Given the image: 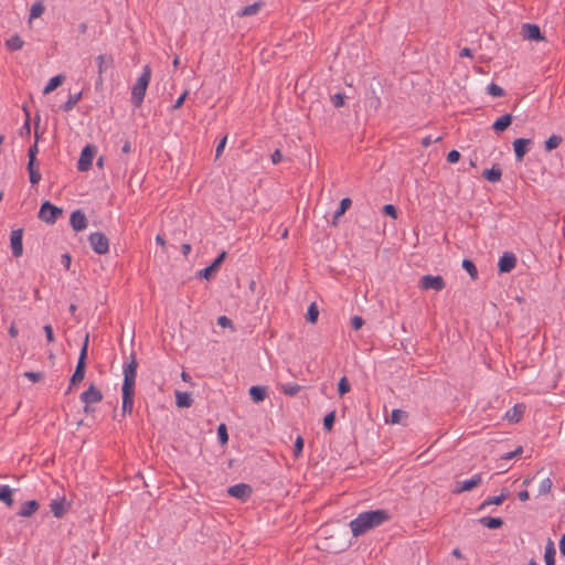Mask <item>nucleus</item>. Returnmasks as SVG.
Listing matches in <instances>:
<instances>
[{
	"label": "nucleus",
	"instance_id": "0e129e2a",
	"mask_svg": "<svg viewBox=\"0 0 565 565\" xmlns=\"http://www.w3.org/2000/svg\"><path fill=\"white\" fill-rule=\"evenodd\" d=\"M520 454H522V447L516 448L514 451L507 452L502 458L509 460Z\"/></svg>",
	"mask_w": 565,
	"mask_h": 565
},
{
	"label": "nucleus",
	"instance_id": "ddd939ff",
	"mask_svg": "<svg viewBox=\"0 0 565 565\" xmlns=\"http://www.w3.org/2000/svg\"><path fill=\"white\" fill-rule=\"evenodd\" d=\"M226 252H222L215 259L214 262L205 267L204 269L200 270L199 273V276L202 277V278H205V279H211L214 274L217 271L218 267L221 266V264L224 262V259L226 258Z\"/></svg>",
	"mask_w": 565,
	"mask_h": 565
},
{
	"label": "nucleus",
	"instance_id": "dca6fc26",
	"mask_svg": "<svg viewBox=\"0 0 565 565\" xmlns=\"http://www.w3.org/2000/svg\"><path fill=\"white\" fill-rule=\"evenodd\" d=\"M85 372H86V364L82 363V361H77L75 371L70 380V385L66 390V394H68L72 391L74 385L78 384L79 382H82L84 380Z\"/></svg>",
	"mask_w": 565,
	"mask_h": 565
},
{
	"label": "nucleus",
	"instance_id": "2eb2a0df",
	"mask_svg": "<svg viewBox=\"0 0 565 565\" xmlns=\"http://www.w3.org/2000/svg\"><path fill=\"white\" fill-rule=\"evenodd\" d=\"M531 139L518 138L513 141V149L518 161H522L532 145Z\"/></svg>",
	"mask_w": 565,
	"mask_h": 565
},
{
	"label": "nucleus",
	"instance_id": "a211bd4d",
	"mask_svg": "<svg viewBox=\"0 0 565 565\" xmlns=\"http://www.w3.org/2000/svg\"><path fill=\"white\" fill-rule=\"evenodd\" d=\"M39 502L36 500H30L24 502L20 510L18 511V515L22 518H30L39 510Z\"/></svg>",
	"mask_w": 565,
	"mask_h": 565
},
{
	"label": "nucleus",
	"instance_id": "338daca9",
	"mask_svg": "<svg viewBox=\"0 0 565 565\" xmlns=\"http://www.w3.org/2000/svg\"><path fill=\"white\" fill-rule=\"evenodd\" d=\"M460 56L461 57H471L472 56V50L469 49V47H463L461 51H460Z\"/></svg>",
	"mask_w": 565,
	"mask_h": 565
},
{
	"label": "nucleus",
	"instance_id": "bb28decb",
	"mask_svg": "<svg viewBox=\"0 0 565 565\" xmlns=\"http://www.w3.org/2000/svg\"><path fill=\"white\" fill-rule=\"evenodd\" d=\"M82 99V92L70 94L67 100L61 105V109L65 113L71 111L76 104Z\"/></svg>",
	"mask_w": 565,
	"mask_h": 565
},
{
	"label": "nucleus",
	"instance_id": "3c124183",
	"mask_svg": "<svg viewBox=\"0 0 565 565\" xmlns=\"http://www.w3.org/2000/svg\"><path fill=\"white\" fill-rule=\"evenodd\" d=\"M29 178H30L31 184H33V185L38 184L42 178L40 170L38 169V170L29 171Z\"/></svg>",
	"mask_w": 565,
	"mask_h": 565
},
{
	"label": "nucleus",
	"instance_id": "f257e3e1",
	"mask_svg": "<svg viewBox=\"0 0 565 565\" xmlns=\"http://www.w3.org/2000/svg\"><path fill=\"white\" fill-rule=\"evenodd\" d=\"M130 361L124 364L122 373H124V382L121 387L122 393V405L121 411L122 415L131 414L134 409L135 403V384L137 377V367L138 362L136 360L135 354H131Z\"/></svg>",
	"mask_w": 565,
	"mask_h": 565
},
{
	"label": "nucleus",
	"instance_id": "6ab92c4d",
	"mask_svg": "<svg viewBox=\"0 0 565 565\" xmlns=\"http://www.w3.org/2000/svg\"><path fill=\"white\" fill-rule=\"evenodd\" d=\"M96 63L99 74L97 83H102V75L113 64V57L110 55L100 54L96 57Z\"/></svg>",
	"mask_w": 565,
	"mask_h": 565
},
{
	"label": "nucleus",
	"instance_id": "09e8293b",
	"mask_svg": "<svg viewBox=\"0 0 565 565\" xmlns=\"http://www.w3.org/2000/svg\"><path fill=\"white\" fill-rule=\"evenodd\" d=\"M44 11V7L41 2H35L32 4L30 9V17L31 18H39Z\"/></svg>",
	"mask_w": 565,
	"mask_h": 565
},
{
	"label": "nucleus",
	"instance_id": "8fccbe9b",
	"mask_svg": "<svg viewBox=\"0 0 565 565\" xmlns=\"http://www.w3.org/2000/svg\"><path fill=\"white\" fill-rule=\"evenodd\" d=\"M302 449H303V439L301 436H298L295 441V445H294V456L299 457L302 452Z\"/></svg>",
	"mask_w": 565,
	"mask_h": 565
},
{
	"label": "nucleus",
	"instance_id": "c85d7f7f",
	"mask_svg": "<svg viewBox=\"0 0 565 565\" xmlns=\"http://www.w3.org/2000/svg\"><path fill=\"white\" fill-rule=\"evenodd\" d=\"M480 524L488 529H499L503 525V520L501 518L493 516H482L479 520Z\"/></svg>",
	"mask_w": 565,
	"mask_h": 565
},
{
	"label": "nucleus",
	"instance_id": "9b49d317",
	"mask_svg": "<svg viewBox=\"0 0 565 565\" xmlns=\"http://www.w3.org/2000/svg\"><path fill=\"white\" fill-rule=\"evenodd\" d=\"M481 482H482L481 475L480 473H476V475H473L468 480L458 481L456 483V488H455L454 492L455 493H461V492H465V491H470V490L477 488L478 486H480Z\"/></svg>",
	"mask_w": 565,
	"mask_h": 565
},
{
	"label": "nucleus",
	"instance_id": "9d476101",
	"mask_svg": "<svg viewBox=\"0 0 565 565\" xmlns=\"http://www.w3.org/2000/svg\"><path fill=\"white\" fill-rule=\"evenodd\" d=\"M23 228L13 230L10 234V246L14 257H20L23 253Z\"/></svg>",
	"mask_w": 565,
	"mask_h": 565
},
{
	"label": "nucleus",
	"instance_id": "72a5a7b5",
	"mask_svg": "<svg viewBox=\"0 0 565 565\" xmlns=\"http://www.w3.org/2000/svg\"><path fill=\"white\" fill-rule=\"evenodd\" d=\"M39 121H40V116L38 115L36 118H35V132H34V135H35V142L28 150L29 159H36V154L39 152V148H38V140H39L38 127H39Z\"/></svg>",
	"mask_w": 565,
	"mask_h": 565
},
{
	"label": "nucleus",
	"instance_id": "c756f323",
	"mask_svg": "<svg viewBox=\"0 0 565 565\" xmlns=\"http://www.w3.org/2000/svg\"><path fill=\"white\" fill-rule=\"evenodd\" d=\"M555 546L554 543L550 540L545 546L544 559L545 565H555Z\"/></svg>",
	"mask_w": 565,
	"mask_h": 565
},
{
	"label": "nucleus",
	"instance_id": "680f3d73",
	"mask_svg": "<svg viewBox=\"0 0 565 565\" xmlns=\"http://www.w3.org/2000/svg\"><path fill=\"white\" fill-rule=\"evenodd\" d=\"M24 375L32 382H38L42 377V374L39 372H26Z\"/></svg>",
	"mask_w": 565,
	"mask_h": 565
},
{
	"label": "nucleus",
	"instance_id": "774afa93",
	"mask_svg": "<svg viewBox=\"0 0 565 565\" xmlns=\"http://www.w3.org/2000/svg\"><path fill=\"white\" fill-rule=\"evenodd\" d=\"M559 552L565 555V534L559 540Z\"/></svg>",
	"mask_w": 565,
	"mask_h": 565
},
{
	"label": "nucleus",
	"instance_id": "f704fd0d",
	"mask_svg": "<svg viewBox=\"0 0 565 565\" xmlns=\"http://www.w3.org/2000/svg\"><path fill=\"white\" fill-rule=\"evenodd\" d=\"M462 268L469 274L472 280H476L478 278V269L472 260L463 259Z\"/></svg>",
	"mask_w": 565,
	"mask_h": 565
},
{
	"label": "nucleus",
	"instance_id": "bf43d9fd",
	"mask_svg": "<svg viewBox=\"0 0 565 565\" xmlns=\"http://www.w3.org/2000/svg\"><path fill=\"white\" fill-rule=\"evenodd\" d=\"M186 96H188V90L183 92V93L179 96V98H178V99L174 102V104L172 105V109H178V108H180V107L183 105V103H184V100H185Z\"/></svg>",
	"mask_w": 565,
	"mask_h": 565
},
{
	"label": "nucleus",
	"instance_id": "69168bd1",
	"mask_svg": "<svg viewBox=\"0 0 565 565\" xmlns=\"http://www.w3.org/2000/svg\"><path fill=\"white\" fill-rule=\"evenodd\" d=\"M8 332H9V335L11 338H15L18 335V328L15 327L14 322L11 323V326L9 327Z\"/></svg>",
	"mask_w": 565,
	"mask_h": 565
},
{
	"label": "nucleus",
	"instance_id": "13d9d810",
	"mask_svg": "<svg viewBox=\"0 0 565 565\" xmlns=\"http://www.w3.org/2000/svg\"><path fill=\"white\" fill-rule=\"evenodd\" d=\"M43 330H44V333H45V337H46V340L49 342H53L55 340L54 338V333H53V328L51 324H45L43 327Z\"/></svg>",
	"mask_w": 565,
	"mask_h": 565
},
{
	"label": "nucleus",
	"instance_id": "f03ea898",
	"mask_svg": "<svg viewBox=\"0 0 565 565\" xmlns=\"http://www.w3.org/2000/svg\"><path fill=\"white\" fill-rule=\"evenodd\" d=\"M390 518L391 515L386 510L365 511L353 519L349 523V526L351 529L352 535L354 537H359L367 531L382 525L388 521Z\"/></svg>",
	"mask_w": 565,
	"mask_h": 565
},
{
	"label": "nucleus",
	"instance_id": "4468645a",
	"mask_svg": "<svg viewBox=\"0 0 565 565\" xmlns=\"http://www.w3.org/2000/svg\"><path fill=\"white\" fill-rule=\"evenodd\" d=\"M70 224L75 232H81L87 227L88 222L86 215L81 210H76L70 216Z\"/></svg>",
	"mask_w": 565,
	"mask_h": 565
},
{
	"label": "nucleus",
	"instance_id": "4c0bfd02",
	"mask_svg": "<svg viewBox=\"0 0 565 565\" xmlns=\"http://www.w3.org/2000/svg\"><path fill=\"white\" fill-rule=\"evenodd\" d=\"M562 142V137L557 135H552L548 137V139L545 141V150L552 151L556 149Z\"/></svg>",
	"mask_w": 565,
	"mask_h": 565
},
{
	"label": "nucleus",
	"instance_id": "f8f14e48",
	"mask_svg": "<svg viewBox=\"0 0 565 565\" xmlns=\"http://www.w3.org/2000/svg\"><path fill=\"white\" fill-rule=\"evenodd\" d=\"M79 398L84 404L90 405L99 403L103 399V394L94 384H90L89 387L81 394Z\"/></svg>",
	"mask_w": 565,
	"mask_h": 565
},
{
	"label": "nucleus",
	"instance_id": "7c9ffc66",
	"mask_svg": "<svg viewBox=\"0 0 565 565\" xmlns=\"http://www.w3.org/2000/svg\"><path fill=\"white\" fill-rule=\"evenodd\" d=\"M301 390L297 383H285L279 385V391L288 396H296Z\"/></svg>",
	"mask_w": 565,
	"mask_h": 565
},
{
	"label": "nucleus",
	"instance_id": "b1692460",
	"mask_svg": "<svg viewBox=\"0 0 565 565\" xmlns=\"http://www.w3.org/2000/svg\"><path fill=\"white\" fill-rule=\"evenodd\" d=\"M64 81H65V76L63 74H57V75L53 76L52 78H50V81L45 85V87L43 89V94L47 95V94L52 93L55 88H57L60 85H62L64 83Z\"/></svg>",
	"mask_w": 565,
	"mask_h": 565
},
{
	"label": "nucleus",
	"instance_id": "412c9836",
	"mask_svg": "<svg viewBox=\"0 0 565 565\" xmlns=\"http://www.w3.org/2000/svg\"><path fill=\"white\" fill-rule=\"evenodd\" d=\"M512 115L511 114H505L501 117H499L493 124H492V129L495 131V132H502L504 131L512 122Z\"/></svg>",
	"mask_w": 565,
	"mask_h": 565
},
{
	"label": "nucleus",
	"instance_id": "423d86ee",
	"mask_svg": "<svg viewBox=\"0 0 565 565\" xmlns=\"http://www.w3.org/2000/svg\"><path fill=\"white\" fill-rule=\"evenodd\" d=\"M88 241L93 250L98 255H104L109 250V241L105 234L100 232L92 233Z\"/></svg>",
	"mask_w": 565,
	"mask_h": 565
},
{
	"label": "nucleus",
	"instance_id": "052dcab7",
	"mask_svg": "<svg viewBox=\"0 0 565 565\" xmlns=\"http://www.w3.org/2000/svg\"><path fill=\"white\" fill-rule=\"evenodd\" d=\"M364 323V320L362 317L355 316L351 320V326L354 330H359Z\"/></svg>",
	"mask_w": 565,
	"mask_h": 565
},
{
	"label": "nucleus",
	"instance_id": "7ed1b4c3",
	"mask_svg": "<svg viewBox=\"0 0 565 565\" xmlns=\"http://www.w3.org/2000/svg\"><path fill=\"white\" fill-rule=\"evenodd\" d=\"M151 79V68L149 65H145L142 67V72L140 76L137 78L132 89H131V104L138 108L142 105L145 95L147 92V87Z\"/></svg>",
	"mask_w": 565,
	"mask_h": 565
},
{
	"label": "nucleus",
	"instance_id": "f3484780",
	"mask_svg": "<svg viewBox=\"0 0 565 565\" xmlns=\"http://www.w3.org/2000/svg\"><path fill=\"white\" fill-rule=\"evenodd\" d=\"M522 34H523V38L526 40H534V41L543 40L541 30H540L539 25H536V24H532V23L523 24Z\"/></svg>",
	"mask_w": 565,
	"mask_h": 565
},
{
	"label": "nucleus",
	"instance_id": "ea45409f",
	"mask_svg": "<svg viewBox=\"0 0 565 565\" xmlns=\"http://www.w3.org/2000/svg\"><path fill=\"white\" fill-rule=\"evenodd\" d=\"M334 420H335V412L332 411V412L328 413L324 416V418H323V428L327 431H331L332 428H333V425H334Z\"/></svg>",
	"mask_w": 565,
	"mask_h": 565
},
{
	"label": "nucleus",
	"instance_id": "cd10ccee",
	"mask_svg": "<svg viewBox=\"0 0 565 565\" xmlns=\"http://www.w3.org/2000/svg\"><path fill=\"white\" fill-rule=\"evenodd\" d=\"M193 399L188 392L175 391V404L178 407H190Z\"/></svg>",
	"mask_w": 565,
	"mask_h": 565
},
{
	"label": "nucleus",
	"instance_id": "6e6552de",
	"mask_svg": "<svg viewBox=\"0 0 565 565\" xmlns=\"http://www.w3.org/2000/svg\"><path fill=\"white\" fill-rule=\"evenodd\" d=\"M227 493L242 502H246L250 498L253 489L247 483H236L228 488Z\"/></svg>",
	"mask_w": 565,
	"mask_h": 565
},
{
	"label": "nucleus",
	"instance_id": "49530a36",
	"mask_svg": "<svg viewBox=\"0 0 565 565\" xmlns=\"http://www.w3.org/2000/svg\"><path fill=\"white\" fill-rule=\"evenodd\" d=\"M88 333H86L83 345L81 348L79 356L77 361H82V363L86 364L87 351H88Z\"/></svg>",
	"mask_w": 565,
	"mask_h": 565
},
{
	"label": "nucleus",
	"instance_id": "0eeeda50",
	"mask_svg": "<svg viewBox=\"0 0 565 565\" xmlns=\"http://www.w3.org/2000/svg\"><path fill=\"white\" fill-rule=\"evenodd\" d=\"M96 153V147L93 145H86L77 161V170L81 172L88 171L92 168L93 159Z\"/></svg>",
	"mask_w": 565,
	"mask_h": 565
},
{
	"label": "nucleus",
	"instance_id": "864d4df0",
	"mask_svg": "<svg viewBox=\"0 0 565 565\" xmlns=\"http://www.w3.org/2000/svg\"><path fill=\"white\" fill-rule=\"evenodd\" d=\"M460 157L461 156H460V152L458 150H451L447 154V161L449 163H456V162L459 161Z\"/></svg>",
	"mask_w": 565,
	"mask_h": 565
},
{
	"label": "nucleus",
	"instance_id": "a878e982",
	"mask_svg": "<svg viewBox=\"0 0 565 565\" xmlns=\"http://www.w3.org/2000/svg\"><path fill=\"white\" fill-rule=\"evenodd\" d=\"M508 497V492H502L499 495L495 497H488L478 508L479 511L484 510L487 507L491 504H501Z\"/></svg>",
	"mask_w": 565,
	"mask_h": 565
},
{
	"label": "nucleus",
	"instance_id": "2f4dec72",
	"mask_svg": "<svg viewBox=\"0 0 565 565\" xmlns=\"http://www.w3.org/2000/svg\"><path fill=\"white\" fill-rule=\"evenodd\" d=\"M23 40L18 35L14 34L10 39L6 41V46L9 51H18L23 47Z\"/></svg>",
	"mask_w": 565,
	"mask_h": 565
},
{
	"label": "nucleus",
	"instance_id": "4be33fe9",
	"mask_svg": "<svg viewBox=\"0 0 565 565\" xmlns=\"http://www.w3.org/2000/svg\"><path fill=\"white\" fill-rule=\"evenodd\" d=\"M482 175L489 182L495 183L501 180L502 169L500 168V166L494 164L491 169H486Z\"/></svg>",
	"mask_w": 565,
	"mask_h": 565
},
{
	"label": "nucleus",
	"instance_id": "a19ab883",
	"mask_svg": "<svg viewBox=\"0 0 565 565\" xmlns=\"http://www.w3.org/2000/svg\"><path fill=\"white\" fill-rule=\"evenodd\" d=\"M552 480L550 478H545L543 479L541 482H540V486H539V494L540 495H543V494H547L551 492V489H552Z\"/></svg>",
	"mask_w": 565,
	"mask_h": 565
},
{
	"label": "nucleus",
	"instance_id": "5701e85b",
	"mask_svg": "<svg viewBox=\"0 0 565 565\" xmlns=\"http://www.w3.org/2000/svg\"><path fill=\"white\" fill-rule=\"evenodd\" d=\"M12 494L13 490L8 484L0 486V502H3L9 508L14 504Z\"/></svg>",
	"mask_w": 565,
	"mask_h": 565
},
{
	"label": "nucleus",
	"instance_id": "e433bc0d",
	"mask_svg": "<svg viewBox=\"0 0 565 565\" xmlns=\"http://www.w3.org/2000/svg\"><path fill=\"white\" fill-rule=\"evenodd\" d=\"M319 317V310L315 302H312L306 313V319L310 323H316Z\"/></svg>",
	"mask_w": 565,
	"mask_h": 565
},
{
	"label": "nucleus",
	"instance_id": "473e14b6",
	"mask_svg": "<svg viewBox=\"0 0 565 565\" xmlns=\"http://www.w3.org/2000/svg\"><path fill=\"white\" fill-rule=\"evenodd\" d=\"M260 7H262L260 2H255L253 4H248V6L244 7V8H242V10L237 13V15L238 17L255 15L260 10Z\"/></svg>",
	"mask_w": 565,
	"mask_h": 565
},
{
	"label": "nucleus",
	"instance_id": "603ef678",
	"mask_svg": "<svg viewBox=\"0 0 565 565\" xmlns=\"http://www.w3.org/2000/svg\"><path fill=\"white\" fill-rule=\"evenodd\" d=\"M25 111V115H26V119L23 124V126L21 127V135L25 134L26 136L30 135L31 132V127H30V114L26 109H24Z\"/></svg>",
	"mask_w": 565,
	"mask_h": 565
},
{
	"label": "nucleus",
	"instance_id": "5fc2aeb1",
	"mask_svg": "<svg viewBox=\"0 0 565 565\" xmlns=\"http://www.w3.org/2000/svg\"><path fill=\"white\" fill-rule=\"evenodd\" d=\"M226 141H227V137L226 136H224L220 140V142H218V145L216 146V149H215V157L216 158L221 157V154H222V152H223V150H224V148L226 146Z\"/></svg>",
	"mask_w": 565,
	"mask_h": 565
},
{
	"label": "nucleus",
	"instance_id": "58836bf2",
	"mask_svg": "<svg viewBox=\"0 0 565 565\" xmlns=\"http://www.w3.org/2000/svg\"><path fill=\"white\" fill-rule=\"evenodd\" d=\"M523 411L521 405H515L512 409L508 411L507 417L510 420L519 422L522 417Z\"/></svg>",
	"mask_w": 565,
	"mask_h": 565
},
{
	"label": "nucleus",
	"instance_id": "c9c22d12",
	"mask_svg": "<svg viewBox=\"0 0 565 565\" xmlns=\"http://www.w3.org/2000/svg\"><path fill=\"white\" fill-rule=\"evenodd\" d=\"M351 204H352L351 199H349V198L342 199L338 210L333 214V218L338 220L340 216H342L347 212V210L351 206Z\"/></svg>",
	"mask_w": 565,
	"mask_h": 565
},
{
	"label": "nucleus",
	"instance_id": "37998d69",
	"mask_svg": "<svg viewBox=\"0 0 565 565\" xmlns=\"http://www.w3.org/2000/svg\"><path fill=\"white\" fill-rule=\"evenodd\" d=\"M407 418V413L402 409H393L391 415V423L392 424H398L403 419Z\"/></svg>",
	"mask_w": 565,
	"mask_h": 565
},
{
	"label": "nucleus",
	"instance_id": "20e7f679",
	"mask_svg": "<svg viewBox=\"0 0 565 565\" xmlns=\"http://www.w3.org/2000/svg\"><path fill=\"white\" fill-rule=\"evenodd\" d=\"M62 209L53 205L49 201H45L40 207L39 218L47 224H54L58 216L62 215Z\"/></svg>",
	"mask_w": 565,
	"mask_h": 565
},
{
	"label": "nucleus",
	"instance_id": "393cba45",
	"mask_svg": "<svg viewBox=\"0 0 565 565\" xmlns=\"http://www.w3.org/2000/svg\"><path fill=\"white\" fill-rule=\"evenodd\" d=\"M50 510L55 518H57V519L62 518L66 511L65 499L63 498L60 500H53L50 503Z\"/></svg>",
	"mask_w": 565,
	"mask_h": 565
},
{
	"label": "nucleus",
	"instance_id": "a18cd8bd",
	"mask_svg": "<svg viewBox=\"0 0 565 565\" xmlns=\"http://www.w3.org/2000/svg\"><path fill=\"white\" fill-rule=\"evenodd\" d=\"M217 438L222 445L227 444L228 434L225 424H220L217 427Z\"/></svg>",
	"mask_w": 565,
	"mask_h": 565
},
{
	"label": "nucleus",
	"instance_id": "e2e57ef3",
	"mask_svg": "<svg viewBox=\"0 0 565 565\" xmlns=\"http://www.w3.org/2000/svg\"><path fill=\"white\" fill-rule=\"evenodd\" d=\"M282 159V153L279 149L275 150L271 154V161L274 164H277L281 161Z\"/></svg>",
	"mask_w": 565,
	"mask_h": 565
},
{
	"label": "nucleus",
	"instance_id": "c03bdc74",
	"mask_svg": "<svg viewBox=\"0 0 565 565\" xmlns=\"http://www.w3.org/2000/svg\"><path fill=\"white\" fill-rule=\"evenodd\" d=\"M330 100L335 108H340L344 105L345 95L344 93H335L331 95Z\"/></svg>",
	"mask_w": 565,
	"mask_h": 565
},
{
	"label": "nucleus",
	"instance_id": "de8ad7c7",
	"mask_svg": "<svg viewBox=\"0 0 565 565\" xmlns=\"http://www.w3.org/2000/svg\"><path fill=\"white\" fill-rule=\"evenodd\" d=\"M350 384L348 382V379L345 376L341 377L338 383V391L341 396L347 394L350 391Z\"/></svg>",
	"mask_w": 565,
	"mask_h": 565
},
{
	"label": "nucleus",
	"instance_id": "6e6d98bb",
	"mask_svg": "<svg viewBox=\"0 0 565 565\" xmlns=\"http://www.w3.org/2000/svg\"><path fill=\"white\" fill-rule=\"evenodd\" d=\"M383 211L386 215H390L392 216L393 218H396L397 217V211H396V207L392 204H386L384 205L383 207Z\"/></svg>",
	"mask_w": 565,
	"mask_h": 565
},
{
	"label": "nucleus",
	"instance_id": "39448f33",
	"mask_svg": "<svg viewBox=\"0 0 565 565\" xmlns=\"http://www.w3.org/2000/svg\"><path fill=\"white\" fill-rule=\"evenodd\" d=\"M446 287L445 279L437 275H425L420 278L418 281V288L422 290H435V291H441Z\"/></svg>",
	"mask_w": 565,
	"mask_h": 565
},
{
	"label": "nucleus",
	"instance_id": "1a4fd4ad",
	"mask_svg": "<svg viewBox=\"0 0 565 565\" xmlns=\"http://www.w3.org/2000/svg\"><path fill=\"white\" fill-rule=\"evenodd\" d=\"M518 259L512 252H504L498 262V270L500 274L512 271L516 266Z\"/></svg>",
	"mask_w": 565,
	"mask_h": 565
},
{
	"label": "nucleus",
	"instance_id": "79ce46f5",
	"mask_svg": "<svg viewBox=\"0 0 565 565\" xmlns=\"http://www.w3.org/2000/svg\"><path fill=\"white\" fill-rule=\"evenodd\" d=\"M487 92L493 97H501L504 95V89L494 83L488 85Z\"/></svg>",
	"mask_w": 565,
	"mask_h": 565
},
{
	"label": "nucleus",
	"instance_id": "4d7b16f0",
	"mask_svg": "<svg viewBox=\"0 0 565 565\" xmlns=\"http://www.w3.org/2000/svg\"><path fill=\"white\" fill-rule=\"evenodd\" d=\"M217 324L221 326L222 328H228V327L232 328L233 327L232 320L230 318H227L226 316L218 317Z\"/></svg>",
	"mask_w": 565,
	"mask_h": 565
},
{
	"label": "nucleus",
	"instance_id": "aec40b11",
	"mask_svg": "<svg viewBox=\"0 0 565 565\" xmlns=\"http://www.w3.org/2000/svg\"><path fill=\"white\" fill-rule=\"evenodd\" d=\"M249 396L254 403H262L267 397V387L254 385L249 388Z\"/></svg>",
	"mask_w": 565,
	"mask_h": 565
}]
</instances>
